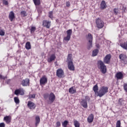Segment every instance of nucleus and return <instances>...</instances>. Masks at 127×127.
Instances as JSON below:
<instances>
[{
    "mask_svg": "<svg viewBox=\"0 0 127 127\" xmlns=\"http://www.w3.org/2000/svg\"><path fill=\"white\" fill-rule=\"evenodd\" d=\"M111 55L108 54L104 58L103 62L102 61H98V66L102 74H106V73H107V66L105 65V64H110V63L111 62Z\"/></svg>",
    "mask_w": 127,
    "mask_h": 127,
    "instance_id": "obj_1",
    "label": "nucleus"
},
{
    "mask_svg": "<svg viewBox=\"0 0 127 127\" xmlns=\"http://www.w3.org/2000/svg\"><path fill=\"white\" fill-rule=\"evenodd\" d=\"M109 88L107 86H102L100 89L98 91V94L97 95L98 97H100V98H101V97H103V96H104L105 94H107L108 93Z\"/></svg>",
    "mask_w": 127,
    "mask_h": 127,
    "instance_id": "obj_2",
    "label": "nucleus"
},
{
    "mask_svg": "<svg viewBox=\"0 0 127 127\" xmlns=\"http://www.w3.org/2000/svg\"><path fill=\"white\" fill-rule=\"evenodd\" d=\"M87 102H90V97L88 96L85 97V99H82L80 101V105L85 109L88 108V103Z\"/></svg>",
    "mask_w": 127,
    "mask_h": 127,
    "instance_id": "obj_3",
    "label": "nucleus"
},
{
    "mask_svg": "<svg viewBox=\"0 0 127 127\" xmlns=\"http://www.w3.org/2000/svg\"><path fill=\"white\" fill-rule=\"evenodd\" d=\"M86 39L88 41V43L87 44V49L90 50L92 47V42H93V36H92V34L88 33L86 37Z\"/></svg>",
    "mask_w": 127,
    "mask_h": 127,
    "instance_id": "obj_4",
    "label": "nucleus"
},
{
    "mask_svg": "<svg viewBox=\"0 0 127 127\" xmlns=\"http://www.w3.org/2000/svg\"><path fill=\"white\" fill-rule=\"evenodd\" d=\"M96 22L98 28H103L104 27V21H103L101 19H97Z\"/></svg>",
    "mask_w": 127,
    "mask_h": 127,
    "instance_id": "obj_5",
    "label": "nucleus"
},
{
    "mask_svg": "<svg viewBox=\"0 0 127 127\" xmlns=\"http://www.w3.org/2000/svg\"><path fill=\"white\" fill-rule=\"evenodd\" d=\"M43 26H44V27H46V28L49 29V28H50V27L51 26V21H47V20H44L43 21Z\"/></svg>",
    "mask_w": 127,
    "mask_h": 127,
    "instance_id": "obj_6",
    "label": "nucleus"
},
{
    "mask_svg": "<svg viewBox=\"0 0 127 127\" xmlns=\"http://www.w3.org/2000/svg\"><path fill=\"white\" fill-rule=\"evenodd\" d=\"M14 94L17 96L19 94L21 95V96H23V95H24V90H23V88H19L15 90Z\"/></svg>",
    "mask_w": 127,
    "mask_h": 127,
    "instance_id": "obj_7",
    "label": "nucleus"
},
{
    "mask_svg": "<svg viewBox=\"0 0 127 127\" xmlns=\"http://www.w3.org/2000/svg\"><path fill=\"white\" fill-rule=\"evenodd\" d=\"M57 76L59 77V78H62L63 76H64V71L61 68H59L57 70Z\"/></svg>",
    "mask_w": 127,
    "mask_h": 127,
    "instance_id": "obj_8",
    "label": "nucleus"
},
{
    "mask_svg": "<svg viewBox=\"0 0 127 127\" xmlns=\"http://www.w3.org/2000/svg\"><path fill=\"white\" fill-rule=\"evenodd\" d=\"M21 85L23 87H27V86H29V79L26 78L23 79L21 81Z\"/></svg>",
    "mask_w": 127,
    "mask_h": 127,
    "instance_id": "obj_9",
    "label": "nucleus"
},
{
    "mask_svg": "<svg viewBox=\"0 0 127 127\" xmlns=\"http://www.w3.org/2000/svg\"><path fill=\"white\" fill-rule=\"evenodd\" d=\"M48 79L46 76H44L42 78H41L40 80V85H45V84L47 83Z\"/></svg>",
    "mask_w": 127,
    "mask_h": 127,
    "instance_id": "obj_10",
    "label": "nucleus"
},
{
    "mask_svg": "<svg viewBox=\"0 0 127 127\" xmlns=\"http://www.w3.org/2000/svg\"><path fill=\"white\" fill-rule=\"evenodd\" d=\"M119 58H120V59H121V60H122V61H123L124 64H127V57L126 55L121 54L119 56Z\"/></svg>",
    "mask_w": 127,
    "mask_h": 127,
    "instance_id": "obj_11",
    "label": "nucleus"
},
{
    "mask_svg": "<svg viewBox=\"0 0 127 127\" xmlns=\"http://www.w3.org/2000/svg\"><path fill=\"white\" fill-rule=\"evenodd\" d=\"M27 106L29 109L34 110V109H35V107H36V105H35V104H34V103L31 101H28Z\"/></svg>",
    "mask_w": 127,
    "mask_h": 127,
    "instance_id": "obj_12",
    "label": "nucleus"
},
{
    "mask_svg": "<svg viewBox=\"0 0 127 127\" xmlns=\"http://www.w3.org/2000/svg\"><path fill=\"white\" fill-rule=\"evenodd\" d=\"M68 68L69 70L71 71H74L75 70V67L74 66V64H73V62H68L67 63Z\"/></svg>",
    "mask_w": 127,
    "mask_h": 127,
    "instance_id": "obj_13",
    "label": "nucleus"
},
{
    "mask_svg": "<svg viewBox=\"0 0 127 127\" xmlns=\"http://www.w3.org/2000/svg\"><path fill=\"white\" fill-rule=\"evenodd\" d=\"M49 100L50 101L51 103L52 104L55 101V95L54 93L51 92L49 96Z\"/></svg>",
    "mask_w": 127,
    "mask_h": 127,
    "instance_id": "obj_14",
    "label": "nucleus"
},
{
    "mask_svg": "<svg viewBox=\"0 0 127 127\" xmlns=\"http://www.w3.org/2000/svg\"><path fill=\"white\" fill-rule=\"evenodd\" d=\"M116 77L117 80H122L124 78V74L122 72H119L116 73Z\"/></svg>",
    "mask_w": 127,
    "mask_h": 127,
    "instance_id": "obj_15",
    "label": "nucleus"
},
{
    "mask_svg": "<svg viewBox=\"0 0 127 127\" xmlns=\"http://www.w3.org/2000/svg\"><path fill=\"white\" fill-rule=\"evenodd\" d=\"M8 17L10 21H12L13 19L15 18V16H14V12H13V11L10 12Z\"/></svg>",
    "mask_w": 127,
    "mask_h": 127,
    "instance_id": "obj_16",
    "label": "nucleus"
},
{
    "mask_svg": "<svg viewBox=\"0 0 127 127\" xmlns=\"http://www.w3.org/2000/svg\"><path fill=\"white\" fill-rule=\"evenodd\" d=\"M94 121V115L93 114H90L87 118V122L91 124Z\"/></svg>",
    "mask_w": 127,
    "mask_h": 127,
    "instance_id": "obj_17",
    "label": "nucleus"
},
{
    "mask_svg": "<svg viewBox=\"0 0 127 127\" xmlns=\"http://www.w3.org/2000/svg\"><path fill=\"white\" fill-rule=\"evenodd\" d=\"M101 9H105L107 8V4H106V1L105 0H102L100 4Z\"/></svg>",
    "mask_w": 127,
    "mask_h": 127,
    "instance_id": "obj_18",
    "label": "nucleus"
},
{
    "mask_svg": "<svg viewBox=\"0 0 127 127\" xmlns=\"http://www.w3.org/2000/svg\"><path fill=\"white\" fill-rule=\"evenodd\" d=\"M55 59H56V56H55V54H52L50 58L48 59V62L50 63L54 61V60H55Z\"/></svg>",
    "mask_w": 127,
    "mask_h": 127,
    "instance_id": "obj_19",
    "label": "nucleus"
},
{
    "mask_svg": "<svg viewBox=\"0 0 127 127\" xmlns=\"http://www.w3.org/2000/svg\"><path fill=\"white\" fill-rule=\"evenodd\" d=\"M93 90L95 94V95H98V93H99V87H98V84H96L95 85H94L93 86Z\"/></svg>",
    "mask_w": 127,
    "mask_h": 127,
    "instance_id": "obj_20",
    "label": "nucleus"
},
{
    "mask_svg": "<svg viewBox=\"0 0 127 127\" xmlns=\"http://www.w3.org/2000/svg\"><path fill=\"white\" fill-rule=\"evenodd\" d=\"M35 126L37 127L38 125H39V123H40V117L39 116H36L35 118Z\"/></svg>",
    "mask_w": 127,
    "mask_h": 127,
    "instance_id": "obj_21",
    "label": "nucleus"
},
{
    "mask_svg": "<svg viewBox=\"0 0 127 127\" xmlns=\"http://www.w3.org/2000/svg\"><path fill=\"white\" fill-rule=\"evenodd\" d=\"M120 46L121 47H122V48H123V49L127 50V41L121 44Z\"/></svg>",
    "mask_w": 127,
    "mask_h": 127,
    "instance_id": "obj_22",
    "label": "nucleus"
},
{
    "mask_svg": "<svg viewBox=\"0 0 127 127\" xmlns=\"http://www.w3.org/2000/svg\"><path fill=\"white\" fill-rule=\"evenodd\" d=\"M98 53H99V50L98 49H95L92 51V57H95V56H97L98 55Z\"/></svg>",
    "mask_w": 127,
    "mask_h": 127,
    "instance_id": "obj_23",
    "label": "nucleus"
},
{
    "mask_svg": "<svg viewBox=\"0 0 127 127\" xmlns=\"http://www.w3.org/2000/svg\"><path fill=\"white\" fill-rule=\"evenodd\" d=\"M3 121L6 122V124H9L10 123V116H6L4 117Z\"/></svg>",
    "mask_w": 127,
    "mask_h": 127,
    "instance_id": "obj_24",
    "label": "nucleus"
},
{
    "mask_svg": "<svg viewBox=\"0 0 127 127\" xmlns=\"http://www.w3.org/2000/svg\"><path fill=\"white\" fill-rule=\"evenodd\" d=\"M25 48H26L27 50H29V49H31V45L30 44V42H27L26 43V45H25Z\"/></svg>",
    "mask_w": 127,
    "mask_h": 127,
    "instance_id": "obj_25",
    "label": "nucleus"
},
{
    "mask_svg": "<svg viewBox=\"0 0 127 127\" xmlns=\"http://www.w3.org/2000/svg\"><path fill=\"white\" fill-rule=\"evenodd\" d=\"M68 92L70 94H75L76 93V90L74 88L71 87L69 89Z\"/></svg>",
    "mask_w": 127,
    "mask_h": 127,
    "instance_id": "obj_26",
    "label": "nucleus"
},
{
    "mask_svg": "<svg viewBox=\"0 0 127 127\" xmlns=\"http://www.w3.org/2000/svg\"><path fill=\"white\" fill-rule=\"evenodd\" d=\"M33 0L36 6H37V5H40V3H41V2H40V0Z\"/></svg>",
    "mask_w": 127,
    "mask_h": 127,
    "instance_id": "obj_27",
    "label": "nucleus"
},
{
    "mask_svg": "<svg viewBox=\"0 0 127 127\" xmlns=\"http://www.w3.org/2000/svg\"><path fill=\"white\" fill-rule=\"evenodd\" d=\"M74 126L75 127H80V123L78 121L74 120L73 122Z\"/></svg>",
    "mask_w": 127,
    "mask_h": 127,
    "instance_id": "obj_28",
    "label": "nucleus"
},
{
    "mask_svg": "<svg viewBox=\"0 0 127 127\" xmlns=\"http://www.w3.org/2000/svg\"><path fill=\"white\" fill-rule=\"evenodd\" d=\"M66 34L67 36L71 37V35H72V29H69L67 30Z\"/></svg>",
    "mask_w": 127,
    "mask_h": 127,
    "instance_id": "obj_29",
    "label": "nucleus"
},
{
    "mask_svg": "<svg viewBox=\"0 0 127 127\" xmlns=\"http://www.w3.org/2000/svg\"><path fill=\"white\" fill-rule=\"evenodd\" d=\"M68 122L67 120L64 121L63 123H62V126L64 127H67V125H68Z\"/></svg>",
    "mask_w": 127,
    "mask_h": 127,
    "instance_id": "obj_30",
    "label": "nucleus"
},
{
    "mask_svg": "<svg viewBox=\"0 0 127 127\" xmlns=\"http://www.w3.org/2000/svg\"><path fill=\"white\" fill-rule=\"evenodd\" d=\"M20 14L21 15H22V16H23L24 17L26 16V15H27V14H26V11H21Z\"/></svg>",
    "mask_w": 127,
    "mask_h": 127,
    "instance_id": "obj_31",
    "label": "nucleus"
},
{
    "mask_svg": "<svg viewBox=\"0 0 127 127\" xmlns=\"http://www.w3.org/2000/svg\"><path fill=\"white\" fill-rule=\"evenodd\" d=\"M14 101L15 103V104H17L19 103V99H18V97H14Z\"/></svg>",
    "mask_w": 127,
    "mask_h": 127,
    "instance_id": "obj_32",
    "label": "nucleus"
},
{
    "mask_svg": "<svg viewBox=\"0 0 127 127\" xmlns=\"http://www.w3.org/2000/svg\"><path fill=\"white\" fill-rule=\"evenodd\" d=\"M35 30H36V28L35 27H31L30 29L31 33H34Z\"/></svg>",
    "mask_w": 127,
    "mask_h": 127,
    "instance_id": "obj_33",
    "label": "nucleus"
},
{
    "mask_svg": "<svg viewBox=\"0 0 127 127\" xmlns=\"http://www.w3.org/2000/svg\"><path fill=\"white\" fill-rule=\"evenodd\" d=\"M72 57L71 54H69L67 57V61L68 62H72V60H71V58Z\"/></svg>",
    "mask_w": 127,
    "mask_h": 127,
    "instance_id": "obj_34",
    "label": "nucleus"
},
{
    "mask_svg": "<svg viewBox=\"0 0 127 127\" xmlns=\"http://www.w3.org/2000/svg\"><path fill=\"white\" fill-rule=\"evenodd\" d=\"M70 38H71V37H70V36L67 35L66 37L64 38V40H65V41H69Z\"/></svg>",
    "mask_w": 127,
    "mask_h": 127,
    "instance_id": "obj_35",
    "label": "nucleus"
},
{
    "mask_svg": "<svg viewBox=\"0 0 127 127\" xmlns=\"http://www.w3.org/2000/svg\"><path fill=\"white\" fill-rule=\"evenodd\" d=\"M49 17H50V18H53V11H50L49 12Z\"/></svg>",
    "mask_w": 127,
    "mask_h": 127,
    "instance_id": "obj_36",
    "label": "nucleus"
},
{
    "mask_svg": "<svg viewBox=\"0 0 127 127\" xmlns=\"http://www.w3.org/2000/svg\"><path fill=\"white\" fill-rule=\"evenodd\" d=\"M123 102H124V100H123L122 98L119 99V104L121 106H122V105H123Z\"/></svg>",
    "mask_w": 127,
    "mask_h": 127,
    "instance_id": "obj_37",
    "label": "nucleus"
},
{
    "mask_svg": "<svg viewBox=\"0 0 127 127\" xmlns=\"http://www.w3.org/2000/svg\"><path fill=\"white\" fill-rule=\"evenodd\" d=\"M116 127H121V121L119 120L116 123Z\"/></svg>",
    "mask_w": 127,
    "mask_h": 127,
    "instance_id": "obj_38",
    "label": "nucleus"
},
{
    "mask_svg": "<svg viewBox=\"0 0 127 127\" xmlns=\"http://www.w3.org/2000/svg\"><path fill=\"white\" fill-rule=\"evenodd\" d=\"M4 31H3V30H0V35L1 36H3L4 35Z\"/></svg>",
    "mask_w": 127,
    "mask_h": 127,
    "instance_id": "obj_39",
    "label": "nucleus"
},
{
    "mask_svg": "<svg viewBox=\"0 0 127 127\" xmlns=\"http://www.w3.org/2000/svg\"><path fill=\"white\" fill-rule=\"evenodd\" d=\"M49 95L50 94L46 93L44 95V99H45L46 100L48 99V98H49Z\"/></svg>",
    "mask_w": 127,
    "mask_h": 127,
    "instance_id": "obj_40",
    "label": "nucleus"
},
{
    "mask_svg": "<svg viewBox=\"0 0 127 127\" xmlns=\"http://www.w3.org/2000/svg\"><path fill=\"white\" fill-rule=\"evenodd\" d=\"M124 88L125 91L127 93V84L125 83L124 84Z\"/></svg>",
    "mask_w": 127,
    "mask_h": 127,
    "instance_id": "obj_41",
    "label": "nucleus"
},
{
    "mask_svg": "<svg viewBox=\"0 0 127 127\" xmlns=\"http://www.w3.org/2000/svg\"><path fill=\"white\" fill-rule=\"evenodd\" d=\"M7 77L6 76H3L1 74H0V79H3V80H5Z\"/></svg>",
    "mask_w": 127,
    "mask_h": 127,
    "instance_id": "obj_42",
    "label": "nucleus"
},
{
    "mask_svg": "<svg viewBox=\"0 0 127 127\" xmlns=\"http://www.w3.org/2000/svg\"><path fill=\"white\" fill-rule=\"evenodd\" d=\"M3 4H5V5H8V2L5 0H3Z\"/></svg>",
    "mask_w": 127,
    "mask_h": 127,
    "instance_id": "obj_43",
    "label": "nucleus"
},
{
    "mask_svg": "<svg viewBox=\"0 0 127 127\" xmlns=\"http://www.w3.org/2000/svg\"><path fill=\"white\" fill-rule=\"evenodd\" d=\"M36 7L37 8L38 11H40V12H41V11H42V8L41 6H38V7Z\"/></svg>",
    "mask_w": 127,
    "mask_h": 127,
    "instance_id": "obj_44",
    "label": "nucleus"
},
{
    "mask_svg": "<svg viewBox=\"0 0 127 127\" xmlns=\"http://www.w3.org/2000/svg\"><path fill=\"white\" fill-rule=\"evenodd\" d=\"M29 98H32V99H34L35 98V94H32L31 95H30Z\"/></svg>",
    "mask_w": 127,
    "mask_h": 127,
    "instance_id": "obj_45",
    "label": "nucleus"
},
{
    "mask_svg": "<svg viewBox=\"0 0 127 127\" xmlns=\"http://www.w3.org/2000/svg\"><path fill=\"white\" fill-rule=\"evenodd\" d=\"M57 125V127H60V126H61V123H60V122H57L56 123Z\"/></svg>",
    "mask_w": 127,
    "mask_h": 127,
    "instance_id": "obj_46",
    "label": "nucleus"
},
{
    "mask_svg": "<svg viewBox=\"0 0 127 127\" xmlns=\"http://www.w3.org/2000/svg\"><path fill=\"white\" fill-rule=\"evenodd\" d=\"M114 12H115V13L116 14H117L118 13V12H119V10H118V9H117V8H115V9H114Z\"/></svg>",
    "mask_w": 127,
    "mask_h": 127,
    "instance_id": "obj_47",
    "label": "nucleus"
},
{
    "mask_svg": "<svg viewBox=\"0 0 127 127\" xmlns=\"http://www.w3.org/2000/svg\"><path fill=\"white\" fill-rule=\"evenodd\" d=\"M5 124H4L3 123L0 124V127H5Z\"/></svg>",
    "mask_w": 127,
    "mask_h": 127,
    "instance_id": "obj_48",
    "label": "nucleus"
},
{
    "mask_svg": "<svg viewBox=\"0 0 127 127\" xmlns=\"http://www.w3.org/2000/svg\"><path fill=\"white\" fill-rule=\"evenodd\" d=\"M66 6L69 7L70 6V1H66Z\"/></svg>",
    "mask_w": 127,
    "mask_h": 127,
    "instance_id": "obj_49",
    "label": "nucleus"
}]
</instances>
